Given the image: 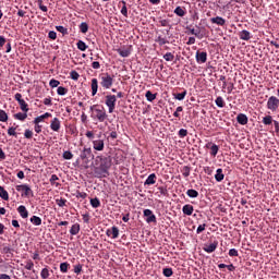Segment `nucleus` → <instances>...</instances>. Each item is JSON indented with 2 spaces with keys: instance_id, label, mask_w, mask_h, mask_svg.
Returning a JSON list of instances; mask_svg holds the SVG:
<instances>
[{
  "instance_id": "f257e3e1",
  "label": "nucleus",
  "mask_w": 279,
  "mask_h": 279,
  "mask_svg": "<svg viewBox=\"0 0 279 279\" xmlns=\"http://www.w3.org/2000/svg\"><path fill=\"white\" fill-rule=\"evenodd\" d=\"M93 110L92 119L99 121V123H104L106 119H108V113H106V109L104 107L99 108H90Z\"/></svg>"
},
{
  "instance_id": "f03ea898",
  "label": "nucleus",
  "mask_w": 279,
  "mask_h": 279,
  "mask_svg": "<svg viewBox=\"0 0 279 279\" xmlns=\"http://www.w3.org/2000/svg\"><path fill=\"white\" fill-rule=\"evenodd\" d=\"M112 84H114V78L110 74L105 73L100 76V86L106 90L112 88Z\"/></svg>"
},
{
  "instance_id": "7ed1b4c3",
  "label": "nucleus",
  "mask_w": 279,
  "mask_h": 279,
  "mask_svg": "<svg viewBox=\"0 0 279 279\" xmlns=\"http://www.w3.org/2000/svg\"><path fill=\"white\" fill-rule=\"evenodd\" d=\"M105 104L109 110V114H112L114 112V109L117 108V96L116 95H107Z\"/></svg>"
},
{
  "instance_id": "20e7f679",
  "label": "nucleus",
  "mask_w": 279,
  "mask_h": 279,
  "mask_svg": "<svg viewBox=\"0 0 279 279\" xmlns=\"http://www.w3.org/2000/svg\"><path fill=\"white\" fill-rule=\"evenodd\" d=\"M15 189L19 192H23L22 197H34V191H32V187H29L27 184L16 185Z\"/></svg>"
},
{
  "instance_id": "39448f33",
  "label": "nucleus",
  "mask_w": 279,
  "mask_h": 279,
  "mask_svg": "<svg viewBox=\"0 0 279 279\" xmlns=\"http://www.w3.org/2000/svg\"><path fill=\"white\" fill-rule=\"evenodd\" d=\"M279 108V99L276 96H270L267 100V109L271 112H276Z\"/></svg>"
},
{
  "instance_id": "423d86ee",
  "label": "nucleus",
  "mask_w": 279,
  "mask_h": 279,
  "mask_svg": "<svg viewBox=\"0 0 279 279\" xmlns=\"http://www.w3.org/2000/svg\"><path fill=\"white\" fill-rule=\"evenodd\" d=\"M105 147L106 144L104 140L99 138L93 141V149H95V151H104Z\"/></svg>"
},
{
  "instance_id": "0eeeda50",
  "label": "nucleus",
  "mask_w": 279,
  "mask_h": 279,
  "mask_svg": "<svg viewBox=\"0 0 279 279\" xmlns=\"http://www.w3.org/2000/svg\"><path fill=\"white\" fill-rule=\"evenodd\" d=\"M144 217H146V223H156V215L151 209H145Z\"/></svg>"
},
{
  "instance_id": "6e6552de",
  "label": "nucleus",
  "mask_w": 279,
  "mask_h": 279,
  "mask_svg": "<svg viewBox=\"0 0 279 279\" xmlns=\"http://www.w3.org/2000/svg\"><path fill=\"white\" fill-rule=\"evenodd\" d=\"M208 60V53L207 52H201L196 51V62L198 64H205V62Z\"/></svg>"
},
{
  "instance_id": "1a4fd4ad",
  "label": "nucleus",
  "mask_w": 279,
  "mask_h": 279,
  "mask_svg": "<svg viewBox=\"0 0 279 279\" xmlns=\"http://www.w3.org/2000/svg\"><path fill=\"white\" fill-rule=\"evenodd\" d=\"M218 245H219V242L215 241L210 244H205L203 250H204V252H207V254H213V252H215V250H217Z\"/></svg>"
},
{
  "instance_id": "9d476101",
  "label": "nucleus",
  "mask_w": 279,
  "mask_h": 279,
  "mask_svg": "<svg viewBox=\"0 0 279 279\" xmlns=\"http://www.w3.org/2000/svg\"><path fill=\"white\" fill-rule=\"evenodd\" d=\"M60 128H61L60 119L53 118L50 122V130H52V132H60Z\"/></svg>"
},
{
  "instance_id": "9b49d317",
  "label": "nucleus",
  "mask_w": 279,
  "mask_h": 279,
  "mask_svg": "<svg viewBox=\"0 0 279 279\" xmlns=\"http://www.w3.org/2000/svg\"><path fill=\"white\" fill-rule=\"evenodd\" d=\"M117 52L119 53V56H121V58H130L132 53V48H119L117 49Z\"/></svg>"
},
{
  "instance_id": "f8f14e48",
  "label": "nucleus",
  "mask_w": 279,
  "mask_h": 279,
  "mask_svg": "<svg viewBox=\"0 0 279 279\" xmlns=\"http://www.w3.org/2000/svg\"><path fill=\"white\" fill-rule=\"evenodd\" d=\"M107 236H110V239H119V228L112 227L111 229H108Z\"/></svg>"
},
{
  "instance_id": "ddd939ff",
  "label": "nucleus",
  "mask_w": 279,
  "mask_h": 279,
  "mask_svg": "<svg viewBox=\"0 0 279 279\" xmlns=\"http://www.w3.org/2000/svg\"><path fill=\"white\" fill-rule=\"evenodd\" d=\"M17 213L22 217V219H27V217H29V211H27V208L25 207V205L19 206Z\"/></svg>"
},
{
  "instance_id": "4468645a",
  "label": "nucleus",
  "mask_w": 279,
  "mask_h": 279,
  "mask_svg": "<svg viewBox=\"0 0 279 279\" xmlns=\"http://www.w3.org/2000/svg\"><path fill=\"white\" fill-rule=\"evenodd\" d=\"M93 156V149L92 148H84L81 153L82 160H88V158H92Z\"/></svg>"
},
{
  "instance_id": "2eb2a0df",
  "label": "nucleus",
  "mask_w": 279,
  "mask_h": 279,
  "mask_svg": "<svg viewBox=\"0 0 279 279\" xmlns=\"http://www.w3.org/2000/svg\"><path fill=\"white\" fill-rule=\"evenodd\" d=\"M51 117V113L46 112L37 118L34 119L33 123L39 125V123H43L45 119H49Z\"/></svg>"
},
{
  "instance_id": "dca6fc26",
  "label": "nucleus",
  "mask_w": 279,
  "mask_h": 279,
  "mask_svg": "<svg viewBox=\"0 0 279 279\" xmlns=\"http://www.w3.org/2000/svg\"><path fill=\"white\" fill-rule=\"evenodd\" d=\"M210 22H211L214 25H220V26L226 25V19H223V17H221V16L211 17V19H210Z\"/></svg>"
},
{
  "instance_id": "f3484780",
  "label": "nucleus",
  "mask_w": 279,
  "mask_h": 279,
  "mask_svg": "<svg viewBox=\"0 0 279 279\" xmlns=\"http://www.w3.org/2000/svg\"><path fill=\"white\" fill-rule=\"evenodd\" d=\"M97 90H99V81L97 78L92 80V96L95 97L97 95Z\"/></svg>"
},
{
  "instance_id": "a211bd4d",
  "label": "nucleus",
  "mask_w": 279,
  "mask_h": 279,
  "mask_svg": "<svg viewBox=\"0 0 279 279\" xmlns=\"http://www.w3.org/2000/svg\"><path fill=\"white\" fill-rule=\"evenodd\" d=\"M223 178H226V175L223 174V169L218 168L215 174L216 182H223Z\"/></svg>"
},
{
  "instance_id": "6ab92c4d",
  "label": "nucleus",
  "mask_w": 279,
  "mask_h": 279,
  "mask_svg": "<svg viewBox=\"0 0 279 279\" xmlns=\"http://www.w3.org/2000/svg\"><path fill=\"white\" fill-rule=\"evenodd\" d=\"M155 183H156V173L149 174L146 181L144 182L145 186H151Z\"/></svg>"
},
{
  "instance_id": "aec40b11",
  "label": "nucleus",
  "mask_w": 279,
  "mask_h": 279,
  "mask_svg": "<svg viewBox=\"0 0 279 279\" xmlns=\"http://www.w3.org/2000/svg\"><path fill=\"white\" fill-rule=\"evenodd\" d=\"M110 167V160H108V158H104L102 162L100 165V168L102 169V172H105L106 174H108V169Z\"/></svg>"
},
{
  "instance_id": "412c9836",
  "label": "nucleus",
  "mask_w": 279,
  "mask_h": 279,
  "mask_svg": "<svg viewBox=\"0 0 279 279\" xmlns=\"http://www.w3.org/2000/svg\"><path fill=\"white\" fill-rule=\"evenodd\" d=\"M236 121L238 123H240V125H247V116H245L244 113H240L236 117Z\"/></svg>"
},
{
  "instance_id": "4be33fe9",
  "label": "nucleus",
  "mask_w": 279,
  "mask_h": 279,
  "mask_svg": "<svg viewBox=\"0 0 279 279\" xmlns=\"http://www.w3.org/2000/svg\"><path fill=\"white\" fill-rule=\"evenodd\" d=\"M183 215H187V217H191V215H193V205H184L183 208Z\"/></svg>"
},
{
  "instance_id": "5701e85b",
  "label": "nucleus",
  "mask_w": 279,
  "mask_h": 279,
  "mask_svg": "<svg viewBox=\"0 0 279 279\" xmlns=\"http://www.w3.org/2000/svg\"><path fill=\"white\" fill-rule=\"evenodd\" d=\"M31 223H33V226H43V219L38 216H32Z\"/></svg>"
},
{
  "instance_id": "b1692460",
  "label": "nucleus",
  "mask_w": 279,
  "mask_h": 279,
  "mask_svg": "<svg viewBox=\"0 0 279 279\" xmlns=\"http://www.w3.org/2000/svg\"><path fill=\"white\" fill-rule=\"evenodd\" d=\"M0 197L1 199H4V202H8L10 199V194H8V191L3 186H0Z\"/></svg>"
},
{
  "instance_id": "393cba45",
  "label": "nucleus",
  "mask_w": 279,
  "mask_h": 279,
  "mask_svg": "<svg viewBox=\"0 0 279 279\" xmlns=\"http://www.w3.org/2000/svg\"><path fill=\"white\" fill-rule=\"evenodd\" d=\"M70 234H72V236H75L76 234H80V223H74L71 227Z\"/></svg>"
},
{
  "instance_id": "a878e982",
  "label": "nucleus",
  "mask_w": 279,
  "mask_h": 279,
  "mask_svg": "<svg viewBox=\"0 0 279 279\" xmlns=\"http://www.w3.org/2000/svg\"><path fill=\"white\" fill-rule=\"evenodd\" d=\"M250 38H252V36H251V33L248 31L244 29L240 33V39L241 40H250Z\"/></svg>"
},
{
  "instance_id": "bb28decb",
  "label": "nucleus",
  "mask_w": 279,
  "mask_h": 279,
  "mask_svg": "<svg viewBox=\"0 0 279 279\" xmlns=\"http://www.w3.org/2000/svg\"><path fill=\"white\" fill-rule=\"evenodd\" d=\"M76 47L80 51H86V49H88V45H86V43H84L83 40H78L76 43Z\"/></svg>"
},
{
  "instance_id": "cd10ccee",
  "label": "nucleus",
  "mask_w": 279,
  "mask_h": 279,
  "mask_svg": "<svg viewBox=\"0 0 279 279\" xmlns=\"http://www.w3.org/2000/svg\"><path fill=\"white\" fill-rule=\"evenodd\" d=\"M174 14H177V16H186V11L182 7H177L174 9Z\"/></svg>"
},
{
  "instance_id": "c85d7f7f",
  "label": "nucleus",
  "mask_w": 279,
  "mask_h": 279,
  "mask_svg": "<svg viewBox=\"0 0 279 279\" xmlns=\"http://www.w3.org/2000/svg\"><path fill=\"white\" fill-rule=\"evenodd\" d=\"M186 195L187 197L195 198L199 197V192H197L196 190H187Z\"/></svg>"
},
{
  "instance_id": "c756f323",
  "label": "nucleus",
  "mask_w": 279,
  "mask_h": 279,
  "mask_svg": "<svg viewBox=\"0 0 279 279\" xmlns=\"http://www.w3.org/2000/svg\"><path fill=\"white\" fill-rule=\"evenodd\" d=\"M90 206L93 208H99V206H101V202L99 201V198L95 197L90 199Z\"/></svg>"
},
{
  "instance_id": "7c9ffc66",
  "label": "nucleus",
  "mask_w": 279,
  "mask_h": 279,
  "mask_svg": "<svg viewBox=\"0 0 279 279\" xmlns=\"http://www.w3.org/2000/svg\"><path fill=\"white\" fill-rule=\"evenodd\" d=\"M120 3H122V9H121V14L125 17H128V5H126V2L125 0H121Z\"/></svg>"
},
{
  "instance_id": "2f4dec72",
  "label": "nucleus",
  "mask_w": 279,
  "mask_h": 279,
  "mask_svg": "<svg viewBox=\"0 0 279 279\" xmlns=\"http://www.w3.org/2000/svg\"><path fill=\"white\" fill-rule=\"evenodd\" d=\"M14 119H16L17 121H25V119H27V113H22V112L15 113Z\"/></svg>"
},
{
  "instance_id": "473e14b6",
  "label": "nucleus",
  "mask_w": 279,
  "mask_h": 279,
  "mask_svg": "<svg viewBox=\"0 0 279 279\" xmlns=\"http://www.w3.org/2000/svg\"><path fill=\"white\" fill-rule=\"evenodd\" d=\"M145 97H146L147 101L156 100V94H153L150 90L146 92Z\"/></svg>"
},
{
  "instance_id": "72a5a7b5",
  "label": "nucleus",
  "mask_w": 279,
  "mask_h": 279,
  "mask_svg": "<svg viewBox=\"0 0 279 279\" xmlns=\"http://www.w3.org/2000/svg\"><path fill=\"white\" fill-rule=\"evenodd\" d=\"M216 106H218V108H223V106H226V101H223V97L218 96L216 98Z\"/></svg>"
},
{
  "instance_id": "f704fd0d",
  "label": "nucleus",
  "mask_w": 279,
  "mask_h": 279,
  "mask_svg": "<svg viewBox=\"0 0 279 279\" xmlns=\"http://www.w3.org/2000/svg\"><path fill=\"white\" fill-rule=\"evenodd\" d=\"M19 105L23 112H29V108H27V102H25V100H20Z\"/></svg>"
},
{
  "instance_id": "c9c22d12",
  "label": "nucleus",
  "mask_w": 279,
  "mask_h": 279,
  "mask_svg": "<svg viewBox=\"0 0 279 279\" xmlns=\"http://www.w3.org/2000/svg\"><path fill=\"white\" fill-rule=\"evenodd\" d=\"M263 123L264 125H271V123H274V118H271V116H266L263 118Z\"/></svg>"
},
{
  "instance_id": "e433bc0d",
  "label": "nucleus",
  "mask_w": 279,
  "mask_h": 279,
  "mask_svg": "<svg viewBox=\"0 0 279 279\" xmlns=\"http://www.w3.org/2000/svg\"><path fill=\"white\" fill-rule=\"evenodd\" d=\"M174 59H175V56H173V53L171 52H167L163 56V60H166V62H173Z\"/></svg>"
},
{
  "instance_id": "4c0bfd02",
  "label": "nucleus",
  "mask_w": 279,
  "mask_h": 279,
  "mask_svg": "<svg viewBox=\"0 0 279 279\" xmlns=\"http://www.w3.org/2000/svg\"><path fill=\"white\" fill-rule=\"evenodd\" d=\"M184 97H186V90L174 95V99H178V101H183Z\"/></svg>"
},
{
  "instance_id": "58836bf2",
  "label": "nucleus",
  "mask_w": 279,
  "mask_h": 279,
  "mask_svg": "<svg viewBox=\"0 0 279 279\" xmlns=\"http://www.w3.org/2000/svg\"><path fill=\"white\" fill-rule=\"evenodd\" d=\"M210 154H211V156H217V154H219V146H217V144L211 145Z\"/></svg>"
},
{
  "instance_id": "ea45409f",
  "label": "nucleus",
  "mask_w": 279,
  "mask_h": 279,
  "mask_svg": "<svg viewBox=\"0 0 279 279\" xmlns=\"http://www.w3.org/2000/svg\"><path fill=\"white\" fill-rule=\"evenodd\" d=\"M162 274H163V276H166V278H171V276H173V269L163 268Z\"/></svg>"
},
{
  "instance_id": "a19ab883",
  "label": "nucleus",
  "mask_w": 279,
  "mask_h": 279,
  "mask_svg": "<svg viewBox=\"0 0 279 279\" xmlns=\"http://www.w3.org/2000/svg\"><path fill=\"white\" fill-rule=\"evenodd\" d=\"M49 86L50 88H58V86H60V81L51 78L49 82Z\"/></svg>"
},
{
  "instance_id": "79ce46f5",
  "label": "nucleus",
  "mask_w": 279,
  "mask_h": 279,
  "mask_svg": "<svg viewBox=\"0 0 279 279\" xmlns=\"http://www.w3.org/2000/svg\"><path fill=\"white\" fill-rule=\"evenodd\" d=\"M70 77H71V80H74L75 82H77L80 80V73H77V71L73 70L70 72Z\"/></svg>"
},
{
  "instance_id": "37998d69",
  "label": "nucleus",
  "mask_w": 279,
  "mask_h": 279,
  "mask_svg": "<svg viewBox=\"0 0 279 279\" xmlns=\"http://www.w3.org/2000/svg\"><path fill=\"white\" fill-rule=\"evenodd\" d=\"M66 93H69V89H66L65 87L59 86L57 89V94L60 96H64L66 95Z\"/></svg>"
},
{
  "instance_id": "c03bdc74",
  "label": "nucleus",
  "mask_w": 279,
  "mask_h": 279,
  "mask_svg": "<svg viewBox=\"0 0 279 279\" xmlns=\"http://www.w3.org/2000/svg\"><path fill=\"white\" fill-rule=\"evenodd\" d=\"M0 121L2 123H5V121H8V113L4 110L0 109Z\"/></svg>"
},
{
  "instance_id": "a18cd8bd",
  "label": "nucleus",
  "mask_w": 279,
  "mask_h": 279,
  "mask_svg": "<svg viewBox=\"0 0 279 279\" xmlns=\"http://www.w3.org/2000/svg\"><path fill=\"white\" fill-rule=\"evenodd\" d=\"M60 271L62 274H66V271H69V263H61L60 264Z\"/></svg>"
},
{
  "instance_id": "49530a36",
  "label": "nucleus",
  "mask_w": 279,
  "mask_h": 279,
  "mask_svg": "<svg viewBox=\"0 0 279 279\" xmlns=\"http://www.w3.org/2000/svg\"><path fill=\"white\" fill-rule=\"evenodd\" d=\"M80 29L82 34H86L88 32V24L86 22L81 23Z\"/></svg>"
},
{
  "instance_id": "de8ad7c7",
  "label": "nucleus",
  "mask_w": 279,
  "mask_h": 279,
  "mask_svg": "<svg viewBox=\"0 0 279 279\" xmlns=\"http://www.w3.org/2000/svg\"><path fill=\"white\" fill-rule=\"evenodd\" d=\"M63 158H64V160H72L73 159V153H71V150H65L63 153Z\"/></svg>"
},
{
  "instance_id": "09e8293b",
  "label": "nucleus",
  "mask_w": 279,
  "mask_h": 279,
  "mask_svg": "<svg viewBox=\"0 0 279 279\" xmlns=\"http://www.w3.org/2000/svg\"><path fill=\"white\" fill-rule=\"evenodd\" d=\"M49 276H50V274H49V268H44V269L41 270V272H40V277H41L43 279H47V278H49Z\"/></svg>"
},
{
  "instance_id": "8fccbe9b",
  "label": "nucleus",
  "mask_w": 279,
  "mask_h": 279,
  "mask_svg": "<svg viewBox=\"0 0 279 279\" xmlns=\"http://www.w3.org/2000/svg\"><path fill=\"white\" fill-rule=\"evenodd\" d=\"M56 203L60 208H64V206H66V199L64 198L57 199Z\"/></svg>"
},
{
  "instance_id": "3c124183",
  "label": "nucleus",
  "mask_w": 279,
  "mask_h": 279,
  "mask_svg": "<svg viewBox=\"0 0 279 279\" xmlns=\"http://www.w3.org/2000/svg\"><path fill=\"white\" fill-rule=\"evenodd\" d=\"M25 269H27L28 271H32V269H34V262H32L31 259L27 260L25 264Z\"/></svg>"
},
{
  "instance_id": "603ef678",
  "label": "nucleus",
  "mask_w": 279,
  "mask_h": 279,
  "mask_svg": "<svg viewBox=\"0 0 279 279\" xmlns=\"http://www.w3.org/2000/svg\"><path fill=\"white\" fill-rule=\"evenodd\" d=\"M206 230V223L199 225L196 229V234H202Z\"/></svg>"
},
{
  "instance_id": "864d4df0",
  "label": "nucleus",
  "mask_w": 279,
  "mask_h": 279,
  "mask_svg": "<svg viewBox=\"0 0 279 279\" xmlns=\"http://www.w3.org/2000/svg\"><path fill=\"white\" fill-rule=\"evenodd\" d=\"M9 136H16V128L11 126L8 129Z\"/></svg>"
},
{
  "instance_id": "5fc2aeb1",
  "label": "nucleus",
  "mask_w": 279,
  "mask_h": 279,
  "mask_svg": "<svg viewBox=\"0 0 279 279\" xmlns=\"http://www.w3.org/2000/svg\"><path fill=\"white\" fill-rule=\"evenodd\" d=\"M82 269H83L82 264L75 265L74 266V274H77V275L82 274Z\"/></svg>"
},
{
  "instance_id": "6e6d98bb",
  "label": "nucleus",
  "mask_w": 279,
  "mask_h": 279,
  "mask_svg": "<svg viewBox=\"0 0 279 279\" xmlns=\"http://www.w3.org/2000/svg\"><path fill=\"white\" fill-rule=\"evenodd\" d=\"M187 134H189V131L185 130V129H181V130L179 131V136H180V138H184L185 136H187Z\"/></svg>"
},
{
  "instance_id": "4d7b16f0",
  "label": "nucleus",
  "mask_w": 279,
  "mask_h": 279,
  "mask_svg": "<svg viewBox=\"0 0 279 279\" xmlns=\"http://www.w3.org/2000/svg\"><path fill=\"white\" fill-rule=\"evenodd\" d=\"M24 136L26 138H32V136H34V132H32V130H29V129H26L24 132Z\"/></svg>"
},
{
  "instance_id": "13d9d810",
  "label": "nucleus",
  "mask_w": 279,
  "mask_h": 279,
  "mask_svg": "<svg viewBox=\"0 0 279 279\" xmlns=\"http://www.w3.org/2000/svg\"><path fill=\"white\" fill-rule=\"evenodd\" d=\"M38 5H39V10H41V12H47V5L43 4V0H38Z\"/></svg>"
},
{
  "instance_id": "bf43d9fd",
  "label": "nucleus",
  "mask_w": 279,
  "mask_h": 279,
  "mask_svg": "<svg viewBox=\"0 0 279 279\" xmlns=\"http://www.w3.org/2000/svg\"><path fill=\"white\" fill-rule=\"evenodd\" d=\"M48 38H50L51 40H56V38H58V34L53 31H50L48 33Z\"/></svg>"
},
{
  "instance_id": "052dcab7",
  "label": "nucleus",
  "mask_w": 279,
  "mask_h": 279,
  "mask_svg": "<svg viewBox=\"0 0 279 279\" xmlns=\"http://www.w3.org/2000/svg\"><path fill=\"white\" fill-rule=\"evenodd\" d=\"M156 43H158L160 46L167 45V39H165V38H162L161 36H159V37L156 39Z\"/></svg>"
},
{
  "instance_id": "680f3d73",
  "label": "nucleus",
  "mask_w": 279,
  "mask_h": 279,
  "mask_svg": "<svg viewBox=\"0 0 279 279\" xmlns=\"http://www.w3.org/2000/svg\"><path fill=\"white\" fill-rule=\"evenodd\" d=\"M184 109L182 107H178L175 112L173 113V117L180 118V112H182Z\"/></svg>"
},
{
  "instance_id": "e2e57ef3",
  "label": "nucleus",
  "mask_w": 279,
  "mask_h": 279,
  "mask_svg": "<svg viewBox=\"0 0 279 279\" xmlns=\"http://www.w3.org/2000/svg\"><path fill=\"white\" fill-rule=\"evenodd\" d=\"M34 130L36 134H40V132H43V126L40 124H35Z\"/></svg>"
},
{
  "instance_id": "0e129e2a",
  "label": "nucleus",
  "mask_w": 279,
  "mask_h": 279,
  "mask_svg": "<svg viewBox=\"0 0 279 279\" xmlns=\"http://www.w3.org/2000/svg\"><path fill=\"white\" fill-rule=\"evenodd\" d=\"M229 256H239V251H236V248H231L229 251Z\"/></svg>"
},
{
  "instance_id": "69168bd1",
  "label": "nucleus",
  "mask_w": 279,
  "mask_h": 279,
  "mask_svg": "<svg viewBox=\"0 0 279 279\" xmlns=\"http://www.w3.org/2000/svg\"><path fill=\"white\" fill-rule=\"evenodd\" d=\"M58 180H60V178H58L56 174H52L50 178V184H56V182H58Z\"/></svg>"
},
{
  "instance_id": "338daca9",
  "label": "nucleus",
  "mask_w": 279,
  "mask_h": 279,
  "mask_svg": "<svg viewBox=\"0 0 279 279\" xmlns=\"http://www.w3.org/2000/svg\"><path fill=\"white\" fill-rule=\"evenodd\" d=\"M159 23L161 27H169V20H160Z\"/></svg>"
},
{
  "instance_id": "774afa93",
  "label": "nucleus",
  "mask_w": 279,
  "mask_h": 279,
  "mask_svg": "<svg viewBox=\"0 0 279 279\" xmlns=\"http://www.w3.org/2000/svg\"><path fill=\"white\" fill-rule=\"evenodd\" d=\"M101 68V64L99 63V61H94L92 63V69H100Z\"/></svg>"
}]
</instances>
